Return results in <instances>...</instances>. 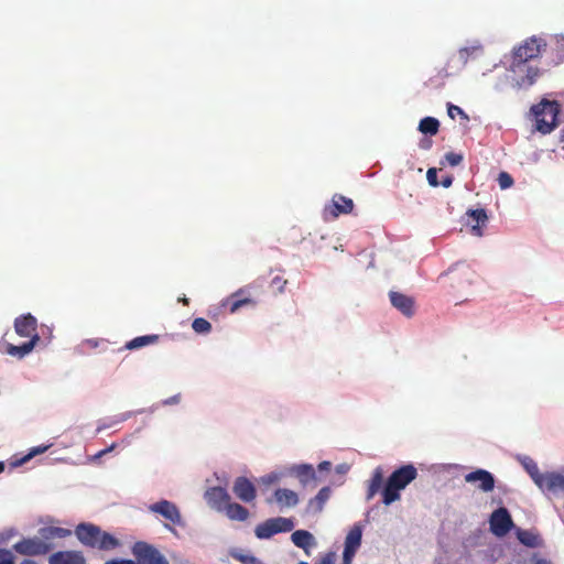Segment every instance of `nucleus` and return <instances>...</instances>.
<instances>
[{"mask_svg": "<svg viewBox=\"0 0 564 564\" xmlns=\"http://www.w3.org/2000/svg\"><path fill=\"white\" fill-rule=\"evenodd\" d=\"M543 46L545 43L542 40L532 36L513 48L510 70L519 76L518 85L520 87L532 86L540 76L539 67L528 65V63L540 56Z\"/></svg>", "mask_w": 564, "mask_h": 564, "instance_id": "obj_1", "label": "nucleus"}, {"mask_svg": "<svg viewBox=\"0 0 564 564\" xmlns=\"http://www.w3.org/2000/svg\"><path fill=\"white\" fill-rule=\"evenodd\" d=\"M14 329L19 336L26 337L29 340L21 345L7 344L6 352L13 357L23 358L33 350L40 340L37 321L30 313L21 315L14 321Z\"/></svg>", "mask_w": 564, "mask_h": 564, "instance_id": "obj_2", "label": "nucleus"}, {"mask_svg": "<svg viewBox=\"0 0 564 564\" xmlns=\"http://www.w3.org/2000/svg\"><path fill=\"white\" fill-rule=\"evenodd\" d=\"M75 534L83 545L91 549L111 551L120 546V541L116 536L93 523H79L75 528Z\"/></svg>", "mask_w": 564, "mask_h": 564, "instance_id": "obj_3", "label": "nucleus"}, {"mask_svg": "<svg viewBox=\"0 0 564 564\" xmlns=\"http://www.w3.org/2000/svg\"><path fill=\"white\" fill-rule=\"evenodd\" d=\"M560 113V102L547 98H542L530 108V115L534 120V128L542 134H550L557 128Z\"/></svg>", "mask_w": 564, "mask_h": 564, "instance_id": "obj_4", "label": "nucleus"}, {"mask_svg": "<svg viewBox=\"0 0 564 564\" xmlns=\"http://www.w3.org/2000/svg\"><path fill=\"white\" fill-rule=\"evenodd\" d=\"M417 476V470L412 464L403 465L395 469L382 488V502L386 506L400 500V491L403 490Z\"/></svg>", "mask_w": 564, "mask_h": 564, "instance_id": "obj_5", "label": "nucleus"}, {"mask_svg": "<svg viewBox=\"0 0 564 564\" xmlns=\"http://www.w3.org/2000/svg\"><path fill=\"white\" fill-rule=\"evenodd\" d=\"M134 564H170L169 560L152 544L137 541L131 546Z\"/></svg>", "mask_w": 564, "mask_h": 564, "instance_id": "obj_6", "label": "nucleus"}, {"mask_svg": "<svg viewBox=\"0 0 564 564\" xmlns=\"http://www.w3.org/2000/svg\"><path fill=\"white\" fill-rule=\"evenodd\" d=\"M293 528L294 522L292 519L283 517L271 518L259 523L254 529V534L258 539L265 540L281 532H290Z\"/></svg>", "mask_w": 564, "mask_h": 564, "instance_id": "obj_7", "label": "nucleus"}, {"mask_svg": "<svg viewBox=\"0 0 564 564\" xmlns=\"http://www.w3.org/2000/svg\"><path fill=\"white\" fill-rule=\"evenodd\" d=\"M490 530L497 536L506 535L513 527L509 511L506 508L495 510L489 519Z\"/></svg>", "mask_w": 564, "mask_h": 564, "instance_id": "obj_8", "label": "nucleus"}, {"mask_svg": "<svg viewBox=\"0 0 564 564\" xmlns=\"http://www.w3.org/2000/svg\"><path fill=\"white\" fill-rule=\"evenodd\" d=\"M13 549L22 555H44L50 552L51 545L41 539H23L14 544Z\"/></svg>", "mask_w": 564, "mask_h": 564, "instance_id": "obj_9", "label": "nucleus"}, {"mask_svg": "<svg viewBox=\"0 0 564 564\" xmlns=\"http://www.w3.org/2000/svg\"><path fill=\"white\" fill-rule=\"evenodd\" d=\"M254 304L256 302L250 296L249 286L240 288L223 302V306L228 307L231 314L242 306Z\"/></svg>", "mask_w": 564, "mask_h": 564, "instance_id": "obj_10", "label": "nucleus"}, {"mask_svg": "<svg viewBox=\"0 0 564 564\" xmlns=\"http://www.w3.org/2000/svg\"><path fill=\"white\" fill-rule=\"evenodd\" d=\"M464 478L468 484L478 482V489L484 492L492 491L495 488V477L486 469H476L466 474Z\"/></svg>", "mask_w": 564, "mask_h": 564, "instance_id": "obj_11", "label": "nucleus"}, {"mask_svg": "<svg viewBox=\"0 0 564 564\" xmlns=\"http://www.w3.org/2000/svg\"><path fill=\"white\" fill-rule=\"evenodd\" d=\"M232 491L236 497L243 502H251L257 497L254 485L243 476L236 478L232 486Z\"/></svg>", "mask_w": 564, "mask_h": 564, "instance_id": "obj_12", "label": "nucleus"}, {"mask_svg": "<svg viewBox=\"0 0 564 564\" xmlns=\"http://www.w3.org/2000/svg\"><path fill=\"white\" fill-rule=\"evenodd\" d=\"M390 302L393 307L400 311L406 317L414 315L415 305L414 300L403 293L391 291L389 293Z\"/></svg>", "mask_w": 564, "mask_h": 564, "instance_id": "obj_13", "label": "nucleus"}, {"mask_svg": "<svg viewBox=\"0 0 564 564\" xmlns=\"http://www.w3.org/2000/svg\"><path fill=\"white\" fill-rule=\"evenodd\" d=\"M205 499L213 509L223 511L225 506L230 501V496L223 487H212L206 490Z\"/></svg>", "mask_w": 564, "mask_h": 564, "instance_id": "obj_14", "label": "nucleus"}, {"mask_svg": "<svg viewBox=\"0 0 564 564\" xmlns=\"http://www.w3.org/2000/svg\"><path fill=\"white\" fill-rule=\"evenodd\" d=\"M153 512L161 514L174 524L181 523V514L177 507L167 500H161L150 507Z\"/></svg>", "mask_w": 564, "mask_h": 564, "instance_id": "obj_15", "label": "nucleus"}, {"mask_svg": "<svg viewBox=\"0 0 564 564\" xmlns=\"http://www.w3.org/2000/svg\"><path fill=\"white\" fill-rule=\"evenodd\" d=\"M50 564H85L86 560L80 551H58L50 555Z\"/></svg>", "mask_w": 564, "mask_h": 564, "instance_id": "obj_16", "label": "nucleus"}, {"mask_svg": "<svg viewBox=\"0 0 564 564\" xmlns=\"http://www.w3.org/2000/svg\"><path fill=\"white\" fill-rule=\"evenodd\" d=\"M538 487L552 492H564V475L558 473H545L538 484Z\"/></svg>", "mask_w": 564, "mask_h": 564, "instance_id": "obj_17", "label": "nucleus"}, {"mask_svg": "<svg viewBox=\"0 0 564 564\" xmlns=\"http://www.w3.org/2000/svg\"><path fill=\"white\" fill-rule=\"evenodd\" d=\"M354 209V202L352 199L336 194L332 198V205L329 207V213L333 217H338L340 214H349Z\"/></svg>", "mask_w": 564, "mask_h": 564, "instance_id": "obj_18", "label": "nucleus"}, {"mask_svg": "<svg viewBox=\"0 0 564 564\" xmlns=\"http://www.w3.org/2000/svg\"><path fill=\"white\" fill-rule=\"evenodd\" d=\"M470 217L471 234L480 237L482 236V228L488 221V216L485 209H471L467 213Z\"/></svg>", "mask_w": 564, "mask_h": 564, "instance_id": "obj_19", "label": "nucleus"}, {"mask_svg": "<svg viewBox=\"0 0 564 564\" xmlns=\"http://www.w3.org/2000/svg\"><path fill=\"white\" fill-rule=\"evenodd\" d=\"M274 500L281 508H290L299 503V496L291 489L279 488L274 491Z\"/></svg>", "mask_w": 564, "mask_h": 564, "instance_id": "obj_20", "label": "nucleus"}, {"mask_svg": "<svg viewBox=\"0 0 564 564\" xmlns=\"http://www.w3.org/2000/svg\"><path fill=\"white\" fill-rule=\"evenodd\" d=\"M223 511L234 521H246L249 518L248 509L237 502L229 501Z\"/></svg>", "mask_w": 564, "mask_h": 564, "instance_id": "obj_21", "label": "nucleus"}, {"mask_svg": "<svg viewBox=\"0 0 564 564\" xmlns=\"http://www.w3.org/2000/svg\"><path fill=\"white\" fill-rule=\"evenodd\" d=\"M382 482H383V470L381 467H377L373 470L371 478L369 479V482H368L367 495H366L367 500H371L377 495V492L382 487Z\"/></svg>", "mask_w": 564, "mask_h": 564, "instance_id": "obj_22", "label": "nucleus"}, {"mask_svg": "<svg viewBox=\"0 0 564 564\" xmlns=\"http://www.w3.org/2000/svg\"><path fill=\"white\" fill-rule=\"evenodd\" d=\"M330 497V489L329 487H323L318 494L312 498L307 503V511L310 512H321L324 508L325 502Z\"/></svg>", "mask_w": 564, "mask_h": 564, "instance_id": "obj_23", "label": "nucleus"}, {"mask_svg": "<svg viewBox=\"0 0 564 564\" xmlns=\"http://www.w3.org/2000/svg\"><path fill=\"white\" fill-rule=\"evenodd\" d=\"M291 540L297 547L306 550L314 543V536L306 530H296L292 533Z\"/></svg>", "mask_w": 564, "mask_h": 564, "instance_id": "obj_24", "label": "nucleus"}, {"mask_svg": "<svg viewBox=\"0 0 564 564\" xmlns=\"http://www.w3.org/2000/svg\"><path fill=\"white\" fill-rule=\"evenodd\" d=\"M294 473L303 485H307L310 481L316 479V471L313 466L308 464H302L294 467Z\"/></svg>", "mask_w": 564, "mask_h": 564, "instance_id": "obj_25", "label": "nucleus"}, {"mask_svg": "<svg viewBox=\"0 0 564 564\" xmlns=\"http://www.w3.org/2000/svg\"><path fill=\"white\" fill-rule=\"evenodd\" d=\"M362 531L361 528L355 525L345 539V546L357 551L361 544Z\"/></svg>", "mask_w": 564, "mask_h": 564, "instance_id": "obj_26", "label": "nucleus"}, {"mask_svg": "<svg viewBox=\"0 0 564 564\" xmlns=\"http://www.w3.org/2000/svg\"><path fill=\"white\" fill-rule=\"evenodd\" d=\"M440 129V122L434 117H425L419 123V130L424 134L435 135Z\"/></svg>", "mask_w": 564, "mask_h": 564, "instance_id": "obj_27", "label": "nucleus"}, {"mask_svg": "<svg viewBox=\"0 0 564 564\" xmlns=\"http://www.w3.org/2000/svg\"><path fill=\"white\" fill-rule=\"evenodd\" d=\"M159 339L158 335H145L133 338L132 340L126 344V348L129 350L138 349L151 344L156 343Z\"/></svg>", "mask_w": 564, "mask_h": 564, "instance_id": "obj_28", "label": "nucleus"}, {"mask_svg": "<svg viewBox=\"0 0 564 564\" xmlns=\"http://www.w3.org/2000/svg\"><path fill=\"white\" fill-rule=\"evenodd\" d=\"M522 466L527 470V473L530 475L534 484L538 486L540 482L542 476L544 474L540 473L538 464L531 458V457H524L522 459Z\"/></svg>", "mask_w": 564, "mask_h": 564, "instance_id": "obj_29", "label": "nucleus"}, {"mask_svg": "<svg viewBox=\"0 0 564 564\" xmlns=\"http://www.w3.org/2000/svg\"><path fill=\"white\" fill-rule=\"evenodd\" d=\"M479 51H481V46L463 47L457 52L456 58L463 67L467 64L469 57L474 56Z\"/></svg>", "mask_w": 564, "mask_h": 564, "instance_id": "obj_30", "label": "nucleus"}, {"mask_svg": "<svg viewBox=\"0 0 564 564\" xmlns=\"http://www.w3.org/2000/svg\"><path fill=\"white\" fill-rule=\"evenodd\" d=\"M517 535L519 541L525 546L534 547L538 545V536L530 531L521 530Z\"/></svg>", "mask_w": 564, "mask_h": 564, "instance_id": "obj_31", "label": "nucleus"}, {"mask_svg": "<svg viewBox=\"0 0 564 564\" xmlns=\"http://www.w3.org/2000/svg\"><path fill=\"white\" fill-rule=\"evenodd\" d=\"M192 328L197 334H208L212 330V324L203 317H197L193 321Z\"/></svg>", "mask_w": 564, "mask_h": 564, "instance_id": "obj_32", "label": "nucleus"}, {"mask_svg": "<svg viewBox=\"0 0 564 564\" xmlns=\"http://www.w3.org/2000/svg\"><path fill=\"white\" fill-rule=\"evenodd\" d=\"M286 284V279L276 275L271 280L270 288L274 294H281L284 292Z\"/></svg>", "mask_w": 564, "mask_h": 564, "instance_id": "obj_33", "label": "nucleus"}, {"mask_svg": "<svg viewBox=\"0 0 564 564\" xmlns=\"http://www.w3.org/2000/svg\"><path fill=\"white\" fill-rule=\"evenodd\" d=\"M498 184L501 189H507L513 185V178L509 173L500 172L498 175Z\"/></svg>", "mask_w": 564, "mask_h": 564, "instance_id": "obj_34", "label": "nucleus"}, {"mask_svg": "<svg viewBox=\"0 0 564 564\" xmlns=\"http://www.w3.org/2000/svg\"><path fill=\"white\" fill-rule=\"evenodd\" d=\"M447 113L452 119H455L456 116H460L463 119L468 120L466 112L460 107L453 104H447Z\"/></svg>", "mask_w": 564, "mask_h": 564, "instance_id": "obj_35", "label": "nucleus"}, {"mask_svg": "<svg viewBox=\"0 0 564 564\" xmlns=\"http://www.w3.org/2000/svg\"><path fill=\"white\" fill-rule=\"evenodd\" d=\"M50 534L46 535V538H65L70 534V531L68 529L63 528H50L48 529Z\"/></svg>", "mask_w": 564, "mask_h": 564, "instance_id": "obj_36", "label": "nucleus"}, {"mask_svg": "<svg viewBox=\"0 0 564 564\" xmlns=\"http://www.w3.org/2000/svg\"><path fill=\"white\" fill-rule=\"evenodd\" d=\"M445 159L449 165L456 166L462 163L463 155L454 152H448L446 153Z\"/></svg>", "mask_w": 564, "mask_h": 564, "instance_id": "obj_37", "label": "nucleus"}, {"mask_svg": "<svg viewBox=\"0 0 564 564\" xmlns=\"http://www.w3.org/2000/svg\"><path fill=\"white\" fill-rule=\"evenodd\" d=\"M47 448H48V446H36V447H33L30 451V453L22 458L21 463H25L29 459H31L32 457H34V456H36L39 454H43Z\"/></svg>", "mask_w": 564, "mask_h": 564, "instance_id": "obj_38", "label": "nucleus"}, {"mask_svg": "<svg viewBox=\"0 0 564 564\" xmlns=\"http://www.w3.org/2000/svg\"><path fill=\"white\" fill-rule=\"evenodd\" d=\"M237 558L242 564H262L256 556H253L251 554H241V555L237 556Z\"/></svg>", "mask_w": 564, "mask_h": 564, "instance_id": "obj_39", "label": "nucleus"}, {"mask_svg": "<svg viewBox=\"0 0 564 564\" xmlns=\"http://www.w3.org/2000/svg\"><path fill=\"white\" fill-rule=\"evenodd\" d=\"M426 178L429 181V184L431 186H437L440 183L437 181V172H436V169L434 167H431L427 170V173H426Z\"/></svg>", "mask_w": 564, "mask_h": 564, "instance_id": "obj_40", "label": "nucleus"}, {"mask_svg": "<svg viewBox=\"0 0 564 564\" xmlns=\"http://www.w3.org/2000/svg\"><path fill=\"white\" fill-rule=\"evenodd\" d=\"M357 551L348 547H344L343 564H351L352 558Z\"/></svg>", "mask_w": 564, "mask_h": 564, "instance_id": "obj_41", "label": "nucleus"}, {"mask_svg": "<svg viewBox=\"0 0 564 564\" xmlns=\"http://www.w3.org/2000/svg\"><path fill=\"white\" fill-rule=\"evenodd\" d=\"M0 564H14L13 557L10 551L0 550Z\"/></svg>", "mask_w": 564, "mask_h": 564, "instance_id": "obj_42", "label": "nucleus"}, {"mask_svg": "<svg viewBox=\"0 0 564 564\" xmlns=\"http://www.w3.org/2000/svg\"><path fill=\"white\" fill-rule=\"evenodd\" d=\"M316 564H336V553H326Z\"/></svg>", "mask_w": 564, "mask_h": 564, "instance_id": "obj_43", "label": "nucleus"}, {"mask_svg": "<svg viewBox=\"0 0 564 564\" xmlns=\"http://www.w3.org/2000/svg\"><path fill=\"white\" fill-rule=\"evenodd\" d=\"M443 187L447 188L452 185L453 183V177L452 176H445L443 177V180L441 182H438Z\"/></svg>", "mask_w": 564, "mask_h": 564, "instance_id": "obj_44", "label": "nucleus"}, {"mask_svg": "<svg viewBox=\"0 0 564 564\" xmlns=\"http://www.w3.org/2000/svg\"><path fill=\"white\" fill-rule=\"evenodd\" d=\"M332 467V464L329 462H322L319 465H318V470L323 471V470H329Z\"/></svg>", "mask_w": 564, "mask_h": 564, "instance_id": "obj_45", "label": "nucleus"}, {"mask_svg": "<svg viewBox=\"0 0 564 564\" xmlns=\"http://www.w3.org/2000/svg\"><path fill=\"white\" fill-rule=\"evenodd\" d=\"M178 401H180V395H174V397H171L170 399L165 400L164 404H174V403H178Z\"/></svg>", "mask_w": 564, "mask_h": 564, "instance_id": "obj_46", "label": "nucleus"}, {"mask_svg": "<svg viewBox=\"0 0 564 564\" xmlns=\"http://www.w3.org/2000/svg\"><path fill=\"white\" fill-rule=\"evenodd\" d=\"M278 479V477L275 475H268L267 477L263 478V482H273Z\"/></svg>", "mask_w": 564, "mask_h": 564, "instance_id": "obj_47", "label": "nucleus"}, {"mask_svg": "<svg viewBox=\"0 0 564 564\" xmlns=\"http://www.w3.org/2000/svg\"><path fill=\"white\" fill-rule=\"evenodd\" d=\"M420 147L422 149H429L431 147V141H429V140L422 141Z\"/></svg>", "mask_w": 564, "mask_h": 564, "instance_id": "obj_48", "label": "nucleus"}, {"mask_svg": "<svg viewBox=\"0 0 564 564\" xmlns=\"http://www.w3.org/2000/svg\"><path fill=\"white\" fill-rule=\"evenodd\" d=\"M112 448H113V445H112V446H110L109 448H106V449H104V451L99 452V454H98L97 456H98V457H100V456H102L104 454L109 453L110 451H112Z\"/></svg>", "mask_w": 564, "mask_h": 564, "instance_id": "obj_49", "label": "nucleus"}, {"mask_svg": "<svg viewBox=\"0 0 564 564\" xmlns=\"http://www.w3.org/2000/svg\"><path fill=\"white\" fill-rule=\"evenodd\" d=\"M534 564H552V563L545 558H540Z\"/></svg>", "mask_w": 564, "mask_h": 564, "instance_id": "obj_50", "label": "nucleus"}, {"mask_svg": "<svg viewBox=\"0 0 564 564\" xmlns=\"http://www.w3.org/2000/svg\"><path fill=\"white\" fill-rule=\"evenodd\" d=\"M87 344L90 346V347H97L98 343L96 340H87Z\"/></svg>", "mask_w": 564, "mask_h": 564, "instance_id": "obj_51", "label": "nucleus"}, {"mask_svg": "<svg viewBox=\"0 0 564 564\" xmlns=\"http://www.w3.org/2000/svg\"><path fill=\"white\" fill-rule=\"evenodd\" d=\"M560 142L562 143V149L564 150V128H563V132L560 138Z\"/></svg>", "mask_w": 564, "mask_h": 564, "instance_id": "obj_52", "label": "nucleus"}, {"mask_svg": "<svg viewBox=\"0 0 564 564\" xmlns=\"http://www.w3.org/2000/svg\"><path fill=\"white\" fill-rule=\"evenodd\" d=\"M21 564H36V563L32 560H24L21 562Z\"/></svg>", "mask_w": 564, "mask_h": 564, "instance_id": "obj_53", "label": "nucleus"}, {"mask_svg": "<svg viewBox=\"0 0 564 564\" xmlns=\"http://www.w3.org/2000/svg\"><path fill=\"white\" fill-rule=\"evenodd\" d=\"M4 470V464L2 462H0V473H2Z\"/></svg>", "mask_w": 564, "mask_h": 564, "instance_id": "obj_54", "label": "nucleus"}, {"mask_svg": "<svg viewBox=\"0 0 564 564\" xmlns=\"http://www.w3.org/2000/svg\"><path fill=\"white\" fill-rule=\"evenodd\" d=\"M182 302H183L185 305H187V304H188V300H187L186 297H184V299L182 300Z\"/></svg>", "mask_w": 564, "mask_h": 564, "instance_id": "obj_55", "label": "nucleus"}, {"mask_svg": "<svg viewBox=\"0 0 564 564\" xmlns=\"http://www.w3.org/2000/svg\"><path fill=\"white\" fill-rule=\"evenodd\" d=\"M299 564H308L307 562H300Z\"/></svg>", "mask_w": 564, "mask_h": 564, "instance_id": "obj_56", "label": "nucleus"}]
</instances>
